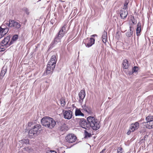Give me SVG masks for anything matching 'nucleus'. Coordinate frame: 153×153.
<instances>
[{
    "mask_svg": "<svg viewBox=\"0 0 153 153\" xmlns=\"http://www.w3.org/2000/svg\"><path fill=\"white\" fill-rule=\"evenodd\" d=\"M52 65H49V64H48L46 70L44 73L45 75H47L49 74H51L53 73L55 66H54L53 67L52 66Z\"/></svg>",
    "mask_w": 153,
    "mask_h": 153,
    "instance_id": "9",
    "label": "nucleus"
},
{
    "mask_svg": "<svg viewBox=\"0 0 153 153\" xmlns=\"http://www.w3.org/2000/svg\"><path fill=\"white\" fill-rule=\"evenodd\" d=\"M1 27H3V25H2L0 27V35L1 38L6 35L9 30L8 27L2 28Z\"/></svg>",
    "mask_w": 153,
    "mask_h": 153,
    "instance_id": "10",
    "label": "nucleus"
},
{
    "mask_svg": "<svg viewBox=\"0 0 153 153\" xmlns=\"http://www.w3.org/2000/svg\"><path fill=\"white\" fill-rule=\"evenodd\" d=\"M88 122V129L91 128L94 130H97L100 127V122L96 118L94 117L90 116L87 118Z\"/></svg>",
    "mask_w": 153,
    "mask_h": 153,
    "instance_id": "1",
    "label": "nucleus"
},
{
    "mask_svg": "<svg viewBox=\"0 0 153 153\" xmlns=\"http://www.w3.org/2000/svg\"><path fill=\"white\" fill-rule=\"evenodd\" d=\"M138 67L136 66H134L132 68V71L133 72H137L138 70Z\"/></svg>",
    "mask_w": 153,
    "mask_h": 153,
    "instance_id": "31",
    "label": "nucleus"
},
{
    "mask_svg": "<svg viewBox=\"0 0 153 153\" xmlns=\"http://www.w3.org/2000/svg\"><path fill=\"white\" fill-rule=\"evenodd\" d=\"M139 127V123L137 122L132 123L130 127V129L132 132H134L138 129Z\"/></svg>",
    "mask_w": 153,
    "mask_h": 153,
    "instance_id": "11",
    "label": "nucleus"
},
{
    "mask_svg": "<svg viewBox=\"0 0 153 153\" xmlns=\"http://www.w3.org/2000/svg\"><path fill=\"white\" fill-rule=\"evenodd\" d=\"M143 126L144 128H146L149 129L153 128V120L143 123Z\"/></svg>",
    "mask_w": 153,
    "mask_h": 153,
    "instance_id": "12",
    "label": "nucleus"
},
{
    "mask_svg": "<svg viewBox=\"0 0 153 153\" xmlns=\"http://www.w3.org/2000/svg\"><path fill=\"white\" fill-rule=\"evenodd\" d=\"M83 42L86 47H89L94 43L95 39L92 38H87L84 40Z\"/></svg>",
    "mask_w": 153,
    "mask_h": 153,
    "instance_id": "8",
    "label": "nucleus"
},
{
    "mask_svg": "<svg viewBox=\"0 0 153 153\" xmlns=\"http://www.w3.org/2000/svg\"><path fill=\"white\" fill-rule=\"evenodd\" d=\"M56 56L55 55H53L51 57V60L49 62H48V64L49 65H53L52 67L55 66L56 64Z\"/></svg>",
    "mask_w": 153,
    "mask_h": 153,
    "instance_id": "14",
    "label": "nucleus"
},
{
    "mask_svg": "<svg viewBox=\"0 0 153 153\" xmlns=\"http://www.w3.org/2000/svg\"><path fill=\"white\" fill-rule=\"evenodd\" d=\"M106 33L103 34L102 37V40L104 43H105L106 42Z\"/></svg>",
    "mask_w": 153,
    "mask_h": 153,
    "instance_id": "26",
    "label": "nucleus"
},
{
    "mask_svg": "<svg viewBox=\"0 0 153 153\" xmlns=\"http://www.w3.org/2000/svg\"><path fill=\"white\" fill-rule=\"evenodd\" d=\"M123 67L124 69H127L129 66L128 61L127 59H124L123 62Z\"/></svg>",
    "mask_w": 153,
    "mask_h": 153,
    "instance_id": "19",
    "label": "nucleus"
},
{
    "mask_svg": "<svg viewBox=\"0 0 153 153\" xmlns=\"http://www.w3.org/2000/svg\"><path fill=\"white\" fill-rule=\"evenodd\" d=\"M61 104V105L64 106L65 104V100L64 98H62L60 99Z\"/></svg>",
    "mask_w": 153,
    "mask_h": 153,
    "instance_id": "28",
    "label": "nucleus"
},
{
    "mask_svg": "<svg viewBox=\"0 0 153 153\" xmlns=\"http://www.w3.org/2000/svg\"><path fill=\"white\" fill-rule=\"evenodd\" d=\"M146 120L147 122H150L153 120V116L149 114L146 118Z\"/></svg>",
    "mask_w": 153,
    "mask_h": 153,
    "instance_id": "23",
    "label": "nucleus"
},
{
    "mask_svg": "<svg viewBox=\"0 0 153 153\" xmlns=\"http://www.w3.org/2000/svg\"><path fill=\"white\" fill-rule=\"evenodd\" d=\"M133 27L131 25L129 27V30L126 33V36L128 37H131L133 35Z\"/></svg>",
    "mask_w": 153,
    "mask_h": 153,
    "instance_id": "16",
    "label": "nucleus"
},
{
    "mask_svg": "<svg viewBox=\"0 0 153 153\" xmlns=\"http://www.w3.org/2000/svg\"><path fill=\"white\" fill-rule=\"evenodd\" d=\"M108 99H110V98L109 97H108Z\"/></svg>",
    "mask_w": 153,
    "mask_h": 153,
    "instance_id": "41",
    "label": "nucleus"
},
{
    "mask_svg": "<svg viewBox=\"0 0 153 153\" xmlns=\"http://www.w3.org/2000/svg\"><path fill=\"white\" fill-rule=\"evenodd\" d=\"M75 115L76 116H84V114L83 113H82L81 110L78 108H76V109L75 112Z\"/></svg>",
    "mask_w": 153,
    "mask_h": 153,
    "instance_id": "21",
    "label": "nucleus"
},
{
    "mask_svg": "<svg viewBox=\"0 0 153 153\" xmlns=\"http://www.w3.org/2000/svg\"><path fill=\"white\" fill-rule=\"evenodd\" d=\"M132 22L133 24H136V23L137 22H133L132 21Z\"/></svg>",
    "mask_w": 153,
    "mask_h": 153,
    "instance_id": "38",
    "label": "nucleus"
},
{
    "mask_svg": "<svg viewBox=\"0 0 153 153\" xmlns=\"http://www.w3.org/2000/svg\"><path fill=\"white\" fill-rule=\"evenodd\" d=\"M84 135L85 138L89 137L91 136V133H88L86 130H85L84 131Z\"/></svg>",
    "mask_w": 153,
    "mask_h": 153,
    "instance_id": "24",
    "label": "nucleus"
},
{
    "mask_svg": "<svg viewBox=\"0 0 153 153\" xmlns=\"http://www.w3.org/2000/svg\"><path fill=\"white\" fill-rule=\"evenodd\" d=\"M133 73H134V72H133L132 71L129 72L128 74H129L131 75H132Z\"/></svg>",
    "mask_w": 153,
    "mask_h": 153,
    "instance_id": "37",
    "label": "nucleus"
},
{
    "mask_svg": "<svg viewBox=\"0 0 153 153\" xmlns=\"http://www.w3.org/2000/svg\"><path fill=\"white\" fill-rule=\"evenodd\" d=\"M123 149L121 146L118 147L117 149V153H122Z\"/></svg>",
    "mask_w": 153,
    "mask_h": 153,
    "instance_id": "30",
    "label": "nucleus"
},
{
    "mask_svg": "<svg viewBox=\"0 0 153 153\" xmlns=\"http://www.w3.org/2000/svg\"><path fill=\"white\" fill-rule=\"evenodd\" d=\"M41 126L40 125L37 124L35 126L33 127L29 131V134L30 136L33 137L35 134H36L38 131L40 130Z\"/></svg>",
    "mask_w": 153,
    "mask_h": 153,
    "instance_id": "5",
    "label": "nucleus"
},
{
    "mask_svg": "<svg viewBox=\"0 0 153 153\" xmlns=\"http://www.w3.org/2000/svg\"><path fill=\"white\" fill-rule=\"evenodd\" d=\"M94 36V35H93L92 36Z\"/></svg>",
    "mask_w": 153,
    "mask_h": 153,
    "instance_id": "40",
    "label": "nucleus"
},
{
    "mask_svg": "<svg viewBox=\"0 0 153 153\" xmlns=\"http://www.w3.org/2000/svg\"><path fill=\"white\" fill-rule=\"evenodd\" d=\"M85 96V90H81L79 94V99L82 101H83Z\"/></svg>",
    "mask_w": 153,
    "mask_h": 153,
    "instance_id": "15",
    "label": "nucleus"
},
{
    "mask_svg": "<svg viewBox=\"0 0 153 153\" xmlns=\"http://www.w3.org/2000/svg\"><path fill=\"white\" fill-rule=\"evenodd\" d=\"M128 2L127 1H126L125 2V3L124 4V6L123 9H124L125 10H126L127 8V6L128 5Z\"/></svg>",
    "mask_w": 153,
    "mask_h": 153,
    "instance_id": "29",
    "label": "nucleus"
},
{
    "mask_svg": "<svg viewBox=\"0 0 153 153\" xmlns=\"http://www.w3.org/2000/svg\"><path fill=\"white\" fill-rule=\"evenodd\" d=\"M105 150V149H103L100 153H104Z\"/></svg>",
    "mask_w": 153,
    "mask_h": 153,
    "instance_id": "36",
    "label": "nucleus"
},
{
    "mask_svg": "<svg viewBox=\"0 0 153 153\" xmlns=\"http://www.w3.org/2000/svg\"><path fill=\"white\" fill-rule=\"evenodd\" d=\"M47 153H56V152L55 151H50L48 152Z\"/></svg>",
    "mask_w": 153,
    "mask_h": 153,
    "instance_id": "33",
    "label": "nucleus"
},
{
    "mask_svg": "<svg viewBox=\"0 0 153 153\" xmlns=\"http://www.w3.org/2000/svg\"><path fill=\"white\" fill-rule=\"evenodd\" d=\"M5 24L9 27H13L16 30L19 29L21 26L19 22L12 19H10Z\"/></svg>",
    "mask_w": 153,
    "mask_h": 153,
    "instance_id": "3",
    "label": "nucleus"
},
{
    "mask_svg": "<svg viewBox=\"0 0 153 153\" xmlns=\"http://www.w3.org/2000/svg\"><path fill=\"white\" fill-rule=\"evenodd\" d=\"M66 26L65 25H64L62 27L58 33L57 36L54 39L55 41L58 42H60L61 39L67 33L66 31Z\"/></svg>",
    "mask_w": 153,
    "mask_h": 153,
    "instance_id": "4",
    "label": "nucleus"
},
{
    "mask_svg": "<svg viewBox=\"0 0 153 153\" xmlns=\"http://www.w3.org/2000/svg\"><path fill=\"white\" fill-rule=\"evenodd\" d=\"M18 38V35H15L13 36V37L12 39L13 41L16 40Z\"/></svg>",
    "mask_w": 153,
    "mask_h": 153,
    "instance_id": "32",
    "label": "nucleus"
},
{
    "mask_svg": "<svg viewBox=\"0 0 153 153\" xmlns=\"http://www.w3.org/2000/svg\"><path fill=\"white\" fill-rule=\"evenodd\" d=\"M77 139L76 135L73 134H69L66 136L65 139L66 142L69 143L74 142Z\"/></svg>",
    "mask_w": 153,
    "mask_h": 153,
    "instance_id": "7",
    "label": "nucleus"
},
{
    "mask_svg": "<svg viewBox=\"0 0 153 153\" xmlns=\"http://www.w3.org/2000/svg\"><path fill=\"white\" fill-rule=\"evenodd\" d=\"M77 121L79 123L80 126L85 129H88V122L84 118L78 119Z\"/></svg>",
    "mask_w": 153,
    "mask_h": 153,
    "instance_id": "6",
    "label": "nucleus"
},
{
    "mask_svg": "<svg viewBox=\"0 0 153 153\" xmlns=\"http://www.w3.org/2000/svg\"><path fill=\"white\" fill-rule=\"evenodd\" d=\"M42 125L49 128H52L56 124V121L52 118L49 117H45L41 120Z\"/></svg>",
    "mask_w": 153,
    "mask_h": 153,
    "instance_id": "2",
    "label": "nucleus"
},
{
    "mask_svg": "<svg viewBox=\"0 0 153 153\" xmlns=\"http://www.w3.org/2000/svg\"><path fill=\"white\" fill-rule=\"evenodd\" d=\"M131 132H132V131L129 129V130L127 132V134L128 135H129L131 134Z\"/></svg>",
    "mask_w": 153,
    "mask_h": 153,
    "instance_id": "35",
    "label": "nucleus"
},
{
    "mask_svg": "<svg viewBox=\"0 0 153 153\" xmlns=\"http://www.w3.org/2000/svg\"><path fill=\"white\" fill-rule=\"evenodd\" d=\"M120 13L121 18L122 19H124L128 15V12L126 10H122L120 11Z\"/></svg>",
    "mask_w": 153,
    "mask_h": 153,
    "instance_id": "20",
    "label": "nucleus"
},
{
    "mask_svg": "<svg viewBox=\"0 0 153 153\" xmlns=\"http://www.w3.org/2000/svg\"><path fill=\"white\" fill-rule=\"evenodd\" d=\"M5 50V49L4 48H1V47L0 48V52L4 51Z\"/></svg>",
    "mask_w": 153,
    "mask_h": 153,
    "instance_id": "34",
    "label": "nucleus"
},
{
    "mask_svg": "<svg viewBox=\"0 0 153 153\" xmlns=\"http://www.w3.org/2000/svg\"><path fill=\"white\" fill-rule=\"evenodd\" d=\"M141 24L140 22L138 23L136 30V33L137 36H139L140 34Z\"/></svg>",
    "mask_w": 153,
    "mask_h": 153,
    "instance_id": "18",
    "label": "nucleus"
},
{
    "mask_svg": "<svg viewBox=\"0 0 153 153\" xmlns=\"http://www.w3.org/2000/svg\"><path fill=\"white\" fill-rule=\"evenodd\" d=\"M7 70L5 69H3L1 71L0 75V78L2 79L4 76Z\"/></svg>",
    "mask_w": 153,
    "mask_h": 153,
    "instance_id": "22",
    "label": "nucleus"
},
{
    "mask_svg": "<svg viewBox=\"0 0 153 153\" xmlns=\"http://www.w3.org/2000/svg\"><path fill=\"white\" fill-rule=\"evenodd\" d=\"M117 33H119V32H117Z\"/></svg>",
    "mask_w": 153,
    "mask_h": 153,
    "instance_id": "39",
    "label": "nucleus"
},
{
    "mask_svg": "<svg viewBox=\"0 0 153 153\" xmlns=\"http://www.w3.org/2000/svg\"><path fill=\"white\" fill-rule=\"evenodd\" d=\"M83 108L85 111L88 113H91L92 112L91 109L87 107H84V108Z\"/></svg>",
    "mask_w": 153,
    "mask_h": 153,
    "instance_id": "27",
    "label": "nucleus"
},
{
    "mask_svg": "<svg viewBox=\"0 0 153 153\" xmlns=\"http://www.w3.org/2000/svg\"><path fill=\"white\" fill-rule=\"evenodd\" d=\"M10 40V37L7 36L4 38L1 42V45L2 46L6 45L7 44Z\"/></svg>",
    "mask_w": 153,
    "mask_h": 153,
    "instance_id": "17",
    "label": "nucleus"
},
{
    "mask_svg": "<svg viewBox=\"0 0 153 153\" xmlns=\"http://www.w3.org/2000/svg\"><path fill=\"white\" fill-rule=\"evenodd\" d=\"M21 142L23 144H28L29 143V140L28 139H23L21 141Z\"/></svg>",
    "mask_w": 153,
    "mask_h": 153,
    "instance_id": "25",
    "label": "nucleus"
},
{
    "mask_svg": "<svg viewBox=\"0 0 153 153\" xmlns=\"http://www.w3.org/2000/svg\"><path fill=\"white\" fill-rule=\"evenodd\" d=\"M72 113L70 110L65 111L63 113L64 117L67 119H71L72 117Z\"/></svg>",
    "mask_w": 153,
    "mask_h": 153,
    "instance_id": "13",
    "label": "nucleus"
}]
</instances>
